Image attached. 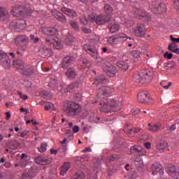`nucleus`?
I'll return each instance as SVG.
<instances>
[{
    "label": "nucleus",
    "instance_id": "dca6fc26",
    "mask_svg": "<svg viewBox=\"0 0 179 179\" xmlns=\"http://www.w3.org/2000/svg\"><path fill=\"white\" fill-rule=\"evenodd\" d=\"M72 64H73V57L66 56L62 59L60 66L63 69H67V68H69Z\"/></svg>",
    "mask_w": 179,
    "mask_h": 179
},
{
    "label": "nucleus",
    "instance_id": "4468645a",
    "mask_svg": "<svg viewBox=\"0 0 179 179\" xmlns=\"http://www.w3.org/2000/svg\"><path fill=\"white\" fill-rule=\"evenodd\" d=\"M84 50L89 54V55H91L92 58H97L99 55V52L96 50V48L94 46H92L88 44L84 45Z\"/></svg>",
    "mask_w": 179,
    "mask_h": 179
},
{
    "label": "nucleus",
    "instance_id": "9d476101",
    "mask_svg": "<svg viewBox=\"0 0 179 179\" xmlns=\"http://www.w3.org/2000/svg\"><path fill=\"white\" fill-rule=\"evenodd\" d=\"M138 101L139 103H152V99H150V94L148 92H141L138 94Z\"/></svg>",
    "mask_w": 179,
    "mask_h": 179
},
{
    "label": "nucleus",
    "instance_id": "f704fd0d",
    "mask_svg": "<svg viewBox=\"0 0 179 179\" xmlns=\"http://www.w3.org/2000/svg\"><path fill=\"white\" fill-rule=\"evenodd\" d=\"M75 41V36L72 32H69L66 36V44L67 45H72V43Z\"/></svg>",
    "mask_w": 179,
    "mask_h": 179
},
{
    "label": "nucleus",
    "instance_id": "6e6d98bb",
    "mask_svg": "<svg viewBox=\"0 0 179 179\" xmlns=\"http://www.w3.org/2000/svg\"><path fill=\"white\" fill-rule=\"evenodd\" d=\"M31 40H32L34 44H37L40 41V38H35L34 35H31L30 36Z\"/></svg>",
    "mask_w": 179,
    "mask_h": 179
},
{
    "label": "nucleus",
    "instance_id": "a878e982",
    "mask_svg": "<svg viewBox=\"0 0 179 179\" xmlns=\"http://www.w3.org/2000/svg\"><path fill=\"white\" fill-rule=\"evenodd\" d=\"M34 73V67L33 66H24L22 69V74L25 76H31V75H33Z\"/></svg>",
    "mask_w": 179,
    "mask_h": 179
},
{
    "label": "nucleus",
    "instance_id": "5701e85b",
    "mask_svg": "<svg viewBox=\"0 0 179 179\" xmlns=\"http://www.w3.org/2000/svg\"><path fill=\"white\" fill-rule=\"evenodd\" d=\"M62 12L64 13V15H66V16H69V17H76V16H78L76 11L72 9H69L66 7L62 8Z\"/></svg>",
    "mask_w": 179,
    "mask_h": 179
},
{
    "label": "nucleus",
    "instance_id": "cd10ccee",
    "mask_svg": "<svg viewBox=\"0 0 179 179\" xmlns=\"http://www.w3.org/2000/svg\"><path fill=\"white\" fill-rule=\"evenodd\" d=\"M13 66L15 69L23 71V69L24 68V62L20 59H17V60L13 61Z\"/></svg>",
    "mask_w": 179,
    "mask_h": 179
},
{
    "label": "nucleus",
    "instance_id": "473e14b6",
    "mask_svg": "<svg viewBox=\"0 0 179 179\" xmlns=\"http://www.w3.org/2000/svg\"><path fill=\"white\" fill-rule=\"evenodd\" d=\"M8 146L10 148V149H12L13 150H16L19 146H20V143L16 140H10L8 143Z\"/></svg>",
    "mask_w": 179,
    "mask_h": 179
},
{
    "label": "nucleus",
    "instance_id": "4c0bfd02",
    "mask_svg": "<svg viewBox=\"0 0 179 179\" xmlns=\"http://www.w3.org/2000/svg\"><path fill=\"white\" fill-rule=\"evenodd\" d=\"M48 86H50L52 90H58V81L55 78L52 79L49 82Z\"/></svg>",
    "mask_w": 179,
    "mask_h": 179
},
{
    "label": "nucleus",
    "instance_id": "f3484780",
    "mask_svg": "<svg viewBox=\"0 0 179 179\" xmlns=\"http://www.w3.org/2000/svg\"><path fill=\"white\" fill-rule=\"evenodd\" d=\"M111 20L109 16L106 15L101 14L96 17V23L99 26H101L103 24H106V23H108Z\"/></svg>",
    "mask_w": 179,
    "mask_h": 179
},
{
    "label": "nucleus",
    "instance_id": "7c9ffc66",
    "mask_svg": "<svg viewBox=\"0 0 179 179\" xmlns=\"http://www.w3.org/2000/svg\"><path fill=\"white\" fill-rule=\"evenodd\" d=\"M76 76V70L73 68L68 69L67 71L66 72V76H67L69 79H75Z\"/></svg>",
    "mask_w": 179,
    "mask_h": 179
},
{
    "label": "nucleus",
    "instance_id": "ea45409f",
    "mask_svg": "<svg viewBox=\"0 0 179 179\" xmlns=\"http://www.w3.org/2000/svg\"><path fill=\"white\" fill-rule=\"evenodd\" d=\"M70 26H71L72 29H73L75 31H79L80 30L78 22L75 21V20H70Z\"/></svg>",
    "mask_w": 179,
    "mask_h": 179
},
{
    "label": "nucleus",
    "instance_id": "ddd939ff",
    "mask_svg": "<svg viewBox=\"0 0 179 179\" xmlns=\"http://www.w3.org/2000/svg\"><path fill=\"white\" fill-rule=\"evenodd\" d=\"M152 174L153 176H156V174L159 173V176H163L164 170L163 169V166L155 162L152 164L151 166Z\"/></svg>",
    "mask_w": 179,
    "mask_h": 179
},
{
    "label": "nucleus",
    "instance_id": "412c9836",
    "mask_svg": "<svg viewBox=\"0 0 179 179\" xmlns=\"http://www.w3.org/2000/svg\"><path fill=\"white\" fill-rule=\"evenodd\" d=\"M138 19H144L146 22H150L152 17L149 13L146 12L145 10H138V15L137 16Z\"/></svg>",
    "mask_w": 179,
    "mask_h": 179
},
{
    "label": "nucleus",
    "instance_id": "f257e3e1",
    "mask_svg": "<svg viewBox=\"0 0 179 179\" xmlns=\"http://www.w3.org/2000/svg\"><path fill=\"white\" fill-rule=\"evenodd\" d=\"M133 79L136 83H141L142 85L152 82L153 79V70L144 69L141 70L139 73H136L133 76Z\"/></svg>",
    "mask_w": 179,
    "mask_h": 179
},
{
    "label": "nucleus",
    "instance_id": "e433bc0d",
    "mask_svg": "<svg viewBox=\"0 0 179 179\" xmlns=\"http://www.w3.org/2000/svg\"><path fill=\"white\" fill-rule=\"evenodd\" d=\"M71 168V164H69V162H65L62 166V169L60 171L61 176H65L68 170Z\"/></svg>",
    "mask_w": 179,
    "mask_h": 179
},
{
    "label": "nucleus",
    "instance_id": "3c124183",
    "mask_svg": "<svg viewBox=\"0 0 179 179\" xmlns=\"http://www.w3.org/2000/svg\"><path fill=\"white\" fill-rule=\"evenodd\" d=\"M38 150L41 153L47 151V143H43L41 145V147L38 148Z\"/></svg>",
    "mask_w": 179,
    "mask_h": 179
},
{
    "label": "nucleus",
    "instance_id": "39448f33",
    "mask_svg": "<svg viewBox=\"0 0 179 179\" xmlns=\"http://www.w3.org/2000/svg\"><path fill=\"white\" fill-rule=\"evenodd\" d=\"M122 38H128V36L124 34H120L110 36L108 38V43L110 44V45H117V44H120V43L125 41V40H122Z\"/></svg>",
    "mask_w": 179,
    "mask_h": 179
},
{
    "label": "nucleus",
    "instance_id": "20e7f679",
    "mask_svg": "<svg viewBox=\"0 0 179 179\" xmlns=\"http://www.w3.org/2000/svg\"><path fill=\"white\" fill-rule=\"evenodd\" d=\"M133 164L135 166L136 172L131 174V178H136V177H139V176H143V173H145V166H143V162H142V161L134 160L133 162Z\"/></svg>",
    "mask_w": 179,
    "mask_h": 179
},
{
    "label": "nucleus",
    "instance_id": "8fccbe9b",
    "mask_svg": "<svg viewBox=\"0 0 179 179\" xmlns=\"http://www.w3.org/2000/svg\"><path fill=\"white\" fill-rule=\"evenodd\" d=\"M131 55L134 58H141V51L139 50H133L131 52Z\"/></svg>",
    "mask_w": 179,
    "mask_h": 179
},
{
    "label": "nucleus",
    "instance_id": "4d7b16f0",
    "mask_svg": "<svg viewBox=\"0 0 179 179\" xmlns=\"http://www.w3.org/2000/svg\"><path fill=\"white\" fill-rule=\"evenodd\" d=\"M88 20H90V22H95L96 23V15L93 14L90 15Z\"/></svg>",
    "mask_w": 179,
    "mask_h": 179
},
{
    "label": "nucleus",
    "instance_id": "a19ab883",
    "mask_svg": "<svg viewBox=\"0 0 179 179\" xmlns=\"http://www.w3.org/2000/svg\"><path fill=\"white\" fill-rule=\"evenodd\" d=\"M45 110L46 111H50V110L52 111H55V106H54V103L51 102H46L45 105Z\"/></svg>",
    "mask_w": 179,
    "mask_h": 179
},
{
    "label": "nucleus",
    "instance_id": "09e8293b",
    "mask_svg": "<svg viewBox=\"0 0 179 179\" xmlns=\"http://www.w3.org/2000/svg\"><path fill=\"white\" fill-rule=\"evenodd\" d=\"M162 3H163L162 0H152V9H154L157 6H159V5H161Z\"/></svg>",
    "mask_w": 179,
    "mask_h": 179
},
{
    "label": "nucleus",
    "instance_id": "49530a36",
    "mask_svg": "<svg viewBox=\"0 0 179 179\" xmlns=\"http://www.w3.org/2000/svg\"><path fill=\"white\" fill-rule=\"evenodd\" d=\"M73 179H85V174L82 172L76 173L73 176Z\"/></svg>",
    "mask_w": 179,
    "mask_h": 179
},
{
    "label": "nucleus",
    "instance_id": "69168bd1",
    "mask_svg": "<svg viewBox=\"0 0 179 179\" xmlns=\"http://www.w3.org/2000/svg\"><path fill=\"white\" fill-rule=\"evenodd\" d=\"M75 99H76L77 100H80V99H82V94H76L74 95Z\"/></svg>",
    "mask_w": 179,
    "mask_h": 179
},
{
    "label": "nucleus",
    "instance_id": "72a5a7b5",
    "mask_svg": "<svg viewBox=\"0 0 179 179\" xmlns=\"http://www.w3.org/2000/svg\"><path fill=\"white\" fill-rule=\"evenodd\" d=\"M117 68H119V69L120 71H123V72H127L128 68H129L128 63H127L125 62H117Z\"/></svg>",
    "mask_w": 179,
    "mask_h": 179
},
{
    "label": "nucleus",
    "instance_id": "6ab92c4d",
    "mask_svg": "<svg viewBox=\"0 0 179 179\" xmlns=\"http://www.w3.org/2000/svg\"><path fill=\"white\" fill-rule=\"evenodd\" d=\"M35 162L41 166H45L47 164H51V159L45 158L44 157L38 156L35 158Z\"/></svg>",
    "mask_w": 179,
    "mask_h": 179
},
{
    "label": "nucleus",
    "instance_id": "0e129e2a",
    "mask_svg": "<svg viewBox=\"0 0 179 179\" xmlns=\"http://www.w3.org/2000/svg\"><path fill=\"white\" fill-rule=\"evenodd\" d=\"M12 115L10 114V112H6V120L8 121V120H10V117Z\"/></svg>",
    "mask_w": 179,
    "mask_h": 179
},
{
    "label": "nucleus",
    "instance_id": "e2e57ef3",
    "mask_svg": "<svg viewBox=\"0 0 179 179\" xmlns=\"http://www.w3.org/2000/svg\"><path fill=\"white\" fill-rule=\"evenodd\" d=\"M83 31H84V33H85V34H90V33H92V30H90L87 28H83Z\"/></svg>",
    "mask_w": 179,
    "mask_h": 179
},
{
    "label": "nucleus",
    "instance_id": "c03bdc74",
    "mask_svg": "<svg viewBox=\"0 0 179 179\" xmlns=\"http://www.w3.org/2000/svg\"><path fill=\"white\" fill-rule=\"evenodd\" d=\"M176 48H178V45H177L176 43L172 42L168 45V50L169 51H171L172 52Z\"/></svg>",
    "mask_w": 179,
    "mask_h": 179
},
{
    "label": "nucleus",
    "instance_id": "680f3d73",
    "mask_svg": "<svg viewBox=\"0 0 179 179\" xmlns=\"http://www.w3.org/2000/svg\"><path fill=\"white\" fill-rule=\"evenodd\" d=\"M79 129H80L79 126L75 125L73 127V134H78V131H79Z\"/></svg>",
    "mask_w": 179,
    "mask_h": 179
},
{
    "label": "nucleus",
    "instance_id": "0eeeda50",
    "mask_svg": "<svg viewBox=\"0 0 179 179\" xmlns=\"http://www.w3.org/2000/svg\"><path fill=\"white\" fill-rule=\"evenodd\" d=\"M11 13L15 17H20L21 16L22 17H26L27 15L26 10L23 9V7H22V6H14L12 9Z\"/></svg>",
    "mask_w": 179,
    "mask_h": 179
},
{
    "label": "nucleus",
    "instance_id": "4be33fe9",
    "mask_svg": "<svg viewBox=\"0 0 179 179\" xmlns=\"http://www.w3.org/2000/svg\"><path fill=\"white\" fill-rule=\"evenodd\" d=\"M130 153L142 156V155H145V149L139 145H134L130 148Z\"/></svg>",
    "mask_w": 179,
    "mask_h": 179
},
{
    "label": "nucleus",
    "instance_id": "5fc2aeb1",
    "mask_svg": "<svg viewBox=\"0 0 179 179\" xmlns=\"http://www.w3.org/2000/svg\"><path fill=\"white\" fill-rule=\"evenodd\" d=\"M164 58H167V59H171L173 58V53H169V52H166L164 54Z\"/></svg>",
    "mask_w": 179,
    "mask_h": 179
},
{
    "label": "nucleus",
    "instance_id": "a211bd4d",
    "mask_svg": "<svg viewBox=\"0 0 179 179\" xmlns=\"http://www.w3.org/2000/svg\"><path fill=\"white\" fill-rule=\"evenodd\" d=\"M15 41L18 45H27L29 44V36L27 35H18L16 37Z\"/></svg>",
    "mask_w": 179,
    "mask_h": 179
},
{
    "label": "nucleus",
    "instance_id": "c9c22d12",
    "mask_svg": "<svg viewBox=\"0 0 179 179\" xmlns=\"http://www.w3.org/2000/svg\"><path fill=\"white\" fill-rule=\"evenodd\" d=\"M167 146H169L167 142L162 141L157 143L156 149L157 150H164Z\"/></svg>",
    "mask_w": 179,
    "mask_h": 179
},
{
    "label": "nucleus",
    "instance_id": "de8ad7c7",
    "mask_svg": "<svg viewBox=\"0 0 179 179\" xmlns=\"http://www.w3.org/2000/svg\"><path fill=\"white\" fill-rule=\"evenodd\" d=\"M82 64H83V68H90V61H89L87 59H83L82 60Z\"/></svg>",
    "mask_w": 179,
    "mask_h": 179
},
{
    "label": "nucleus",
    "instance_id": "a18cd8bd",
    "mask_svg": "<svg viewBox=\"0 0 179 179\" xmlns=\"http://www.w3.org/2000/svg\"><path fill=\"white\" fill-rule=\"evenodd\" d=\"M160 129V124H155L154 126L150 127L148 130H150L151 132H159V130Z\"/></svg>",
    "mask_w": 179,
    "mask_h": 179
},
{
    "label": "nucleus",
    "instance_id": "f8f14e48",
    "mask_svg": "<svg viewBox=\"0 0 179 179\" xmlns=\"http://www.w3.org/2000/svg\"><path fill=\"white\" fill-rule=\"evenodd\" d=\"M166 171L168 174H169V176L172 177V178L179 179V167L178 166H176L174 165L169 166H168Z\"/></svg>",
    "mask_w": 179,
    "mask_h": 179
},
{
    "label": "nucleus",
    "instance_id": "2eb2a0df",
    "mask_svg": "<svg viewBox=\"0 0 179 179\" xmlns=\"http://www.w3.org/2000/svg\"><path fill=\"white\" fill-rule=\"evenodd\" d=\"M103 70L104 72H106V74L108 76H110V78H114L115 76V73H117V67L114 66L113 65H105L103 67Z\"/></svg>",
    "mask_w": 179,
    "mask_h": 179
},
{
    "label": "nucleus",
    "instance_id": "aec40b11",
    "mask_svg": "<svg viewBox=\"0 0 179 179\" xmlns=\"http://www.w3.org/2000/svg\"><path fill=\"white\" fill-rule=\"evenodd\" d=\"M42 31L48 37H52L57 34V30L55 27H45L42 29Z\"/></svg>",
    "mask_w": 179,
    "mask_h": 179
},
{
    "label": "nucleus",
    "instance_id": "2f4dec72",
    "mask_svg": "<svg viewBox=\"0 0 179 179\" xmlns=\"http://www.w3.org/2000/svg\"><path fill=\"white\" fill-rule=\"evenodd\" d=\"M107 82L108 80L104 76L101 75L94 79L93 85H101V83H107Z\"/></svg>",
    "mask_w": 179,
    "mask_h": 179
},
{
    "label": "nucleus",
    "instance_id": "393cba45",
    "mask_svg": "<svg viewBox=\"0 0 179 179\" xmlns=\"http://www.w3.org/2000/svg\"><path fill=\"white\" fill-rule=\"evenodd\" d=\"M152 10L155 15H160V13L166 12V4L162 3V4L158 5L157 7L152 8Z\"/></svg>",
    "mask_w": 179,
    "mask_h": 179
},
{
    "label": "nucleus",
    "instance_id": "864d4df0",
    "mask_svg": "<svg viewBox=\"0 0 179 179\" xmlns=\"http://www.w3.org/2000/svg\"><path fill=\"white\" fill-rule=\"evenodd\" d=\"M29 131H23L22 132L20 133V134L18 135V136H21V138H29Z\"/></svg>",
    "mask_w": 179,
    "mask_h": 179
},
{
    "label": "nucleus",
    "instance_id": "052dcab7",
    "mask_svg": "<svg viewBox=\"0 0 179 179\" xmlns=\"http://www.w3.org/2000/svg\"><path fill=\"white\" fill-rule=\"evenodd\" d=\"M42 54H44L43 57H47L50 54V49L47 48L45 50H42Z\"/></svg>",
    "mask_w": 179,
    "mask_h": 179
},
{
    "label": "nucleus",
    "instance_id": "bb28decb",
    "mask_svg": "<svg viewBox=\"0 0 179 179\" xmlns=\"http://www.w3.org/2000/svg\"><path fill=\"white\" fill-rule=\"evenodd\" d=\"M9 19V13L6 9L0 7V20L1 22H5V20H8Z\"/></svg>",
    "mask_w": 179,
    "mask_h": 179
},
{
    "label": "nucleus",
    "instance_id": "b1692460",
    "mask_svg": "<svg viewBox=\"0 0 179 179\" xmlns=\"http://www.w3.org/2000/svg\"><path fill=\"white\" fill-rule=\"evenodd\" d=\"M53 16L55 17V19H57V20H58V22H60L61 23H66V22H68L66 17H65V15H64V14H62L61 12L55 11L53 13Z\"/></svg>",
    "mask_w": 179,
    "mask_h": 179
},
{
    "label": "nucleus",
    "instance_id": "c756f323",
    "mask_svg": "<svg viewBox=\"0 0 179 179\" xmlns=\"http://www.w3.org/2000/svg\"><path fill=\"white\" fill-rule=\"evenodd\" d=\"M103 10L105 13H106V16H108L110 19H111V16L113 15V12H114V9L110 4H105L103 6Z\"/></svg>",
    "mask_w": 179,
    "mask_h": 179
},
{
    "label": "nucleus",
    "instance_id": "774afa93",
    "mask_svg": "<svg viewBox=\"0 0 179 179\" xmlns=\"http://www.w3.org/2000/svg\"><path fill=\"white\" fill-rule=\"evenodd\" d=\"M141 132V128H134V134H139Z\"/></svg>",
    "mask_w": 179,
    "mask_h": 179
},
{
    "label": "nucleus",
    "instance_id": "58836bf2",
    "mask_svg": "<svg viewBox=\"0 0 179 179\" xmlns=\"http://www.w3.org/2000/svg\"><path fill=\"white\" fill-rule=\"evenodd\" d=\"M108 29L112 34L117 33L120 30V25L118 24H109Z\"/></svg>",
    "mask_w": 179,
    "mask_h": 179
},
{
    "label": "nucleus",
    "instance_id": "338daca9",
    "mask_svg": "<svg viewBox=\"0 0 179 179\" xmlns=\"http://www.w3.org/2000/svg\"><path fill=\"white\" fill-rule=\"evenodd\" d=\"M145 146L146 149H150V148H152V143H150V142L145 143Z\"/></svg>",
    "mask_w": 179,
    "mask_h": 179
},
{
    "label": "nucleus",
    "instance_id": "37998d69",
    "mask_svg": "<svg viewBox=\"0 0 179 179\" xmlns=\"http://www.w3.org/2000/svg\"><path fill=\"white\" fill-rule=\"evenodd\" d=\"M118 159H120V155H118L117 154H113V155H112V156L108 157L107 158V161L109 163H111V162H115V160H118Z\"/></svg>",
    "mask_w": 179,
    "mask_h": 179
},
{
    "label": "nucleus",
    "instance_id": "423d86ee",
    "mask_svg": "<svg viewBox=\"0 0 179 179\" xmlns=\"http://www.w3.org/2000/svg\"><path fill=\"white\" fill-rule=\"evenodd\" d=\"M3 64V66L6 69H9L11 66L10 59H9V56L4 52L3 51H0V63Z\"/></svg>",
    "mask_w": 179,
    "mask_h": 179
},
{
    "label": "nucleus",
    "instance_id": "f03ea898",
    "mask_svg": "<svg viewBox=\"0 0 179 179\" xmlns=\"http://www.w3.org/2000/svg\"><path fill=\"white\" fill-rule=\"evenodd\" d=\"M64 110L68 117H76L82 113L80 105L72 101H69L64 104Z\"/></svg>",
    "mask_w": 179,
    "mask_h": 179
},
{
    "label": "nucleus",
    "instance_id": "6e6552de",
    "mask_svg": "<svg viewBox=\"0 0 179 179\" xmlns=\"http://www.w3.org/2000/svg\"><path fill=\"white\" fill-rule=\"evenodd\" d=\"M111 87L103 85L98 90L97 97L98 99H101L103 100V97L104 96H108L112 92Z\"/></svg>",
    "mask_w": 179,
    "mask_h": 179
},
{
    "label": "nucleus",
    "instance_id": "79ce46f5",
    "mask_svg": "<svg viewBox=\"0 0 179 179\" xmlns=\"http://www.w3.org/2000/svg\"><path fill=\"white\" fill-rule=\"evenodd\" d=\"M39 95L43 99H48V97H51V94L48 92L47 90H42L40 92Z\"/></svg>",
    "mask_w": 179,
    "mask_h": 179
},
{
    "label": "nucleus",
    "instance_id": "9b49d317",
    "mask_svg": "<svg viewBox=\"0 0 179 179\" xmlns=\"http://www.w3.org/2000/svg\"><path fill=\"white\" fill-rule=\"evenodd\" d=\"M38 174V169L36 166L31 167L26 173L22 175V179L34 178Z\"/></svg>",
    "mask_w": 179,
    "mask_h": 179
},
{
    "label": "nucleus",
    "instance_id": "603ef678",
    "mask_svg": "<svg viewBox=\"0 0 179 179\" xmlns=\"http://www.w3.org/2000/svg\"><path fill=\"white\" fill-rule=\"evenodd\" d=\"M80 20L82 24H84V26H86L89 23V19H87V17H86L85 16H82L80 18Z\"/></svg>",
    "mask_w": 179,
    "mask_h": 179
},
{
    "label": "nucleus",
    "instance_id": "7ed1b4c3",
    "mask_svg": "<svg viewBox=\"0 0 179 179\" xmlns=\"http://www.w3.org/2000/svg\"><path fill=\"white\" fill-rule=\"evenodd\" d=\"M99 105L103 107L106 113H114L118 110V102L114 99L102 97Z\"/></svg>",
    "mask_w": 179,
    "mask_h": 179
},
{
    "label": "nucleus",
    "instance_id": "13d9d810",
    "mask_svg": "<svg viewBox=\"0 0 179 179\" xmlns=\"http://www.w3.org/2000/svg\"><path fill=\"white\" fill-rule=\"evenodd\" d=\"M65 135H69L70 138H73V134H72V131L71 129H66L65 131Z\"/></svg>",
    "mask_w": 179,
    "mask_h": 179
},
{
    "label": "nucleus",
    "instance_id": "1a4fd4ad",
    "mask_svg": "<svg viewBox=\"0 0 179 179\" xmlns=\"http://www.w3.org/2000/svg\"><path fill=\"white\" fill-rule=\"evenodd\" d=\"M134 34L137 37H145L146 36V27L144 24H137V26L134 29Z\"/></svg>",
    "mask_w": 179,
    "mask_h": 179
},
{
    "label": "nucleus",
    "instance_id": "bf43d9fd",
    "mask_svg": "<svg viewBox=\"0 0 179 179\" xmlns=\"http://www.w3.org/2000/svg\"><path fill=\"white\" fill-rule=\"evenodd\" d=\"M174 8L176 10H179V0H176L173 4Z\"/></svg>",
    "mask_w": 179,
    "mask_h": 179
},
{
    "label": "nucleus",
    "instance_id": "c85d7f7f",
    "mask_svg": "<svg viewBox=\"0 0 179 179\" xmlns=\"http://www.w3.org/2000/svg\"><path fill=\"white\" fill-rule=\"evenodd\" d=\"M78 89H79V82H74L70 85H69V86L67 87V92H69V93H73V92H76V90H78Z\"/></svg>",
    "mask_w": 179,
    "mask_h": 179
}]
</instances>
